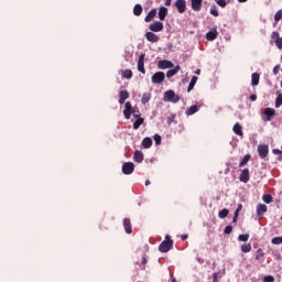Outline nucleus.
<instances>
[{
  "label": "nucleus",
  "mask_w": 282,
  "mask_h": 282,
  "mask_svg": "<svg viewBox=\"0 0 282 282\" xmlns=\"http://www.w3.org/2000/svg\"><path fill=\"white\" fill-rule=\"evenodd\" d=\"M145 54L144 53H141L140 56H139V61H138V70L141 73V74H147V70L144 69V58H145Z\"/></svg>",
  "instance_id": "nucleus-8"
},
{
  "label": "nucleus",
  "mask_w": 282,
  "mask_h": 282,
  "mask_svg": "<svg viewBox=\"0 0 282 282\" xmlns=\"http://www.w3.org/2000/svg\"><path fill=\"white\" fill-rule=\"evenodd\" d=\"M248 0H238L239 3H246Z\"/></svg>",
  "instance_id": "nucleus-58"
},
{
  "label": "nucleus",
  "mask_w": 282,
  "mask_h": 282,
  "mask_svg": "<svg viewBox=\"0 0 282 282\" xmlns=\"http://www.w3.org/2000/svg\"><path fill=\"white\" fill-rule=\"evenodd\" d=\"M152 145H153V140H151V138L143 139L142 141L143 149H151Z\"/></svg>",
  "instance_id": "nucleus-24"
},
{
  "label": "nucleus",
  "mask_w": 282,
  "mask_h": 282,
  "mask_svg": "<svg viewBox=\"0 0 282 282\" xmlns=\"http://www.w3.org/2000/svg\"><path fill=\"white\" fill-rule=\"evenodd\" d=\"M273 154H274V155H281V150H279V149H273Z\"/></svg>",
  "instance_id": "nucleus-50"
},
{
  "label": "nucleus",
  "mask_w": 282,
  "mask_h": 282,
  "mask_svg": "<svg viewBox=\"0 0 282 282\" xmlns=\"http://www.w3.org/2000/svg\"><path fill=\"white\" fill-rule=\"evenodd\" d=\"M133 14L135 17H140V14H142V7L140 4H135L133 8Z\"/></svg>",
  "instance_id": "nucleus-30"
},
{
  "label": "nucleus",
  "mask_w": 282,
  "mask_h": 282,
  "mask_svg": "<svg viewBox=\"0 0 282 282\" xmlns=\"http://www.w3.org/2000/svg\"><path fill=\"white\" fill-rule=\"evenodd\" d=\"M145 39L150 43H158V41H160V36H158V34H155L153 32H147L145 33Z\"/></svg>",
  "instance_id": "nucleus-11"
},
{
  "label": "nucleus",
  "mask_w": 282,
  "mask_h": 282,
  "mask_svg": "<svg viewBox=\"0 0 282 282\" xmlns=\"http://www.w3.org/2000/svg\"><path fill=\"white\" fill-rule=\"evenodd\" d=\"M282 19V9L279 10L275 14H274V21L275 23H279V20Z\"/></svg>",
  "instance_id": "nucleus-38"
},
{
  "label": "nucleus",
  "mask_w": 282,
  "mask_h": 282,
  "mask_svg": "<svg viewBox=\"0 0 282 282\" xmlns=\"http://www.w3.org/2000/svg\"><path fill=\"white\" fill-rule=\"evenodd\" d=\"M248 239H250V235L246 234V235H240L238 237V241H248Z\"/></svg>",
  "instance_id": "nucleus-39"
},
{
  "label": "nucleus",
  "mask_w": 282,
  "mask_h": 282,
  "mask_svg": "<svg viewBox=\"0 0 282 282\" xmlns=\"http://www.w3.org/2000/svg\"><path fill=\"white\" fill-rule=\"evenodd\" d=\"M250 180V171L248 169L242 170L240 174V182H243L247 184V182Z\"/></svg>",
  "instance_id": "nucleus-15"
},
{
  "label": "nucleus",
  "mask_w": 282,
  "mask_h": 282,
  "mask_svg": "<svg viewBox=\"0 0 282 282\" xmlns=\"http://www.w3.org/2000/svg\"><path fill=\"white\" fill-rule=\"evenodd\" d=\"M172 282H177V280H175V278L172 279Z\"/></svg>",
  "instance_id": "nucleus-60"
},
{
  "label": "nucleus",
  "mask_w": 282,
  "mask_h": 282,
  "mask_svg": "<svg viewBox=\"0 0 282 282\" xmlns=\"http://www.w3.org/2000/svg\"><path fill=\"white\" fill-rule=\"evenodd\" d=\"M133 160L134 162H138V164H142V162H144V154L142 153V151L137 150L134 152Z\"/></svg>",
  "instance_id": "nucleus-14"
},
{
  "label": "nucleus",
  "mask_w": 282,
  "mask_h": 282,
  "mask_svg": "<svg viewBox=\"0 0 282 282\" xmlns=\"http://www.w3.org/2000/svg\"><path fill=\"white\" fill-rule=\"evenodd\" d=\"M217 28H213L206 33L207 41H215V39H217Z\"/></svg>",
  "instance_id": "nucleus-13"
},
{
  "label": "nucleus",
  "mask_w": 282,
  "mask_h": 282,
  "mask_svg": "<svg viewBox=\"0 0 282 282\" xmlns=\"http://www.w3.org/2000/svg\"><path fill=\"white\" fill-rule=\"evenodd\" d=\"M274 113H275V111H274V109H272V108H267V109L264 110V115L268 116L269 118L274 117Z\"/></svg>",
  "instance_id": "nucleus-33"
},
{
  "label": "nucleus",
  "mask_w": 282,
  "mask_h": 282,
  "mask_svg": "<svg viewBox=\"0 0 282 282\" xmlns=\"http://www.w3.org/2000/svg\"><path fill=\"white\" fill-rule=\"evenodd\" d=\"M131 115H133V118H141V117H140V110H138V109H135V108H132Z\"/></svg>",
  "instance_id": "nucleus-44"
},
{
  "label": "nucleus",
  "mask_w": 282,
  "mask_h": 282,
  "mask_svg": "<svg viewBox=\"0 0 282 282\" xmlns=\"http://www.w3.org/2000/svg\"><path fill=\"white\" fill-rule=\"evenodd\" d=\"M119 74H121L122 78H127V79H130L133 77V72H131V69L120 70Z\"/></svg>",
  "instance_id": "nucleus-22"
},
{
  "label": "nucleus",
  "mask_w": 282,
  "mask_h": 282,
  "mask_svg": "<svg viewBox=\"0 0 282 282\" xmlns=\"http://www.w3.org/2000/svg\"><path fill=\"white\" fill-rule=\"evenodd\" d=\"M210 14H213V17H219V11H217V7H212Z\"/></svg>",
  "instance_id": "nucleus-43"
},
{
  "label": "nucleus",
  "mask_w": 282,
  "mask_h": 282,
  "mask_svg": "<svg viewBox=\"0 0 282 282\" xmlns=\"http://www.w3.org/2000/svg\"><path fill=\"white\" fill-rule=\"evenodd\" d=\"M166 14H169V9H166V7H161L159 10L160 21H164V19H166Z\"/></svg>",
  "instance_id": "nucleus-19"
},
{
  "label": "nucleus",
  "mask_w": 282,
  "mask_h": 282,
  "mask_svg": "<svg viewBox=\"0 0 282 282\" xmlns=\"http://www.w3.org/2000/svg\"><path fill=\"white\" fill-rule=\"evenodd\" d=\"M234 133L236 135H239L240 138H243V127L239 123H236L232 128Z\"/></svg>",
  "instance_id": "nucleus-17"
},
{
  "label": "nucleus",
  "mask_w": 282,
  "mask_h": 282,
  "mask_svg": "<svg viewBox=\"0 0 282 282\" xmlns=\"http://www.w3.org/2000/svg\"><path fill=\"white\" fill-rule=\"evenodd\" d=\"M159 69H173L175 67V64L169 59H163L158 62Z\"/></svg>",
  "instance_id": "nucleus-3"
},
{
  "label": "nucleus",
  "mask_w": 282,
  "mask_h": 282,
  "mask_svg": "<svg viewBox=\"0 0 282 282\" xmlns=\"http://www.w3.org/2000/svg\"><path fill=\"white\" fill-rule=\"evenodd\" d=\"M172 1H173V0H166V1H165V6H166V7L171 6Z\"/></svg>",
  "instance_id": "nucleus-54"
},
{
  "label": "nucleus",
  "mask_w": 282,
  "mask_h": 282,
  "mask_svg": "<svg viewBox=\"0 0 282 282\" xmlns=\"http://www.w3.org/2000/svg\"><path fill=\"white\" fill-rule=\"evenodd\" d=\"M123 227H124V230L128 235H131L132 230H131V220L124 218L123 219Z\"/></svg>",
  "instance_id": "nucleus-23"
},
{
  "label": "nucleus",
  "mask_w": 282,
  "mask_h": 282,
  "mask_svg": "<svg viewBox=\"0 0 282 282\" xmlns=\"http://www.w3.org/2000/svg\"><path fill=\"white\" fill-rule=\"evenodd\" d=\"M134 170H135V165L131 162H127L122 165V173L124 175H131V173H133Z\"/></svg>",
  "instance_id": "nucleus-5"
},
{
  "label": "nucleus",
  "mask_w": 282,
  "mask_h": 282,
  "mask_svg": "<svg viewBox=\"0 0 282 282\" xmlns=\"http://www.w3.org/2000/svg\"><path fill=\"white\" fill-rule=\"evenodd\" d=\"M149 100H151V93H144L142 95L141 102L143 105H147V102H149Z\"/></svg>",
  "instance_id": "nucleus-28"
},
{
  "label": "nucleus",
  "mask_w": 282,
  "mask_h": 282,
  "mask_svg": "<svg viewBox=\"0 0 282 282\" xmlns=\"http://www.w3.org/2000/svg\"><path fill=\"white\" fill-rule=\"evenodd\" d=\"M281 220H282V216H281Z\"/></svg>",
  "instance_id": "nucleus-61"
},
{
  "label": "nucleus",
  "mask_w": 282,
  "mask_h": 282,
  "mask_svg": "<svg viewBox=\"0 0 282 282\" xmlns=\"http://www.w3.org/2000/svg\"><path fill=\"white\" fill-rule=\"evenodd\" d=\"M258 153L260 158L263 160V158H268L269 149L265 144L258 145Z\"/></svg>",
  "instance_id": "nucleus-9"
},
{
  "label": "nucleus",
  "mask_w": 282,
  "mask_h": 282,
  "mask_svg": "<svg viewBox=\"0 0 282 282\" xmlns=\"http://www.w3.org/2000/svg\"><path fill=\"white\" fill-rule=\"evenodd\" d=\"M144 123V119L142 117L137 118V120L133 123V129L138 130L140 129V126Z\"/></svg>",
  "instance_id": "nucleus-27"
},
{
  "label": "nucleus",
  "mask_w": 282,
  "mask_h": 282,
  "mask_svg": "<svg viewBox=\"0 0 282 282\" xmlns=\"http://www.w3.org/2000/svg\"><path fill=\"white\" fill-rule=\"evenodd\" d=\"M149 30H151V32H162V30H164V23H162L160 21L151 23L149 25Z\"/></svg>",
  "instance_id": "nucleus-6"
},
{
  "label": "nucleus",
  "mask_w": 282,
  "mask_h": 282,
  "mask_svg": "<svg viewBox=\"0 0 282 282\" xmlns=\"http://www.w3.org/2000/svg\"><path fill=\"white\" fill-rule=\"evenodd\" d=\"M181 239H183V240L188 239V236L187 235H183V236H181Z\"/></svg>",
  "instance_id": "nucleus-55"
},
{
  "label": "nucleus",
  "mask_w": 282,
  "mask_h": 282,
  "mask_svg": "<svg viewBox=\"0 0 282 282\" xmlns=\"http://www.w3.org/2000/svg\"><path fill=\"white\" fill-rule=\"evenodd\" d=\"M195 74H196L197 76H199V74H202V69H197V70L195 72Z\"/></svg>",
  "instance_id": "nucleus-56"
},
{
  "label": "nucleus",
  "mask_w": 282,
  "mask_h": 282,
  "mask_svg": "<svg viewBox=\"0 0 282 282\" xmlns=\"http://www.w3.org/2000/svg\"><path fill=\"white\" fill-rule=\"evenodd\" d=\"M158 14V10L152 9L148 15L145 17V23H150V21H153L155 19V15Z\"/></svg>",
  "instance_id": "nucleus-20"
},
{
  "label": "nucleus",
  "mask_w": 282,
  "mask_h": 282,
  "mask_svg": "<svg viewBox=\"0 0 282 282\" xmlns=\"http://www.w3.org/2000/svg\"><path fill=\"white\" fill-rule=\"evenodd\" d=\"M175 6L180 14H183V12H186V0H176Z\"/></svg>",
  "instance_id": "nucleus-10"
},
{
  "label": "nucleus",
  "mask_w": 282,
  "mask_h": 282,
  "mask_svg": "<svg viewBox=\"0 0 282 282\" xmlns=\"http://www.w3.org/2000/svg\"><path fill=\"white\" fill-rule=\"evenodd\" d=\"M197 111H198L197 106H192L188 108L186 113H187V116H193L194 113H197Z\"/></svg>",
  "instance_id": "nucleus-32"
},
{
  "label": "nucleus",
  "mask_w": 282,
  "mask_h": 282,
  "mask_svg": "<svg viewBox=\"0 0 282 282\" xmlns=\"http://www.w3.org/2000/svg\"><path fill=\"white\" fill-rule=\"evenodd\" d=\"M263 250L262 249H258L257 253H256V260L259 261L261 259H263Z\"/></svg>",
  "instance_id": "nucleus-36"
},
{
  "label": "nucleus",
  "mask_w": 282,
  "mask_h": 282,
  "mask_svg": "<svg viewBox=\"0 0 282 282\" xmlns=\"http://www.w3.org/2000/svg\"><path fill=\"white\" fill-rule=\"evenodd\" d=\"M171 248H173V240L169 239V236H166L165 241H163L159 246V250H160V252H169V250H171Z\"/></svg>",
  "instance_id": "nucleus-2"
},
{
  "label": "nucleus",
  "mask_w": 282,
  "mask_h": 282,
  "mask_svg": "<svg viewBox=\"0 0 282 282\" xmlns=\"http://www.w3.org/2000/svg\"><path fill=\"white\" fill-rule=\"evenodd\" d=\"M180 69H182V67L180 65H177L173 69L167 70L166 77L173 78V76H175L177 74V72H180Z\"/></svg>",
  "instance_id": "nucleus-21"
},
{
  "label": "nucleus",
  "mask_w": 282,
  "mask_h": 282,
  "mask_svg": "<svg viewBox=\"0 0 282 282\" xmlns=\"http://www.w3.org/2000/svg\"><path fill=\"white\" fill-rule=\"evenodd\" d=\"M259 78H260L259 73H253V74L251 75V85H252L253 87H257V85H259Z\"/></svg>",
  "instance_id": "nucleus-25"
},
{
  "label": "nucleus",
  "mask_w": 282,
  "mask_h": 282,
  "mask_svg": "<svg viewBox=\"0 0 282 282\" xmlns=\"http://www.w3.org/2000/svg\"><path fill=\"white\" fill-rule=\"evenodd\" d=\"M154 142H155V144H160L162 142V137H160V134H155Z\"/></svg>",
  "instance_id": "nucleus-45"
},
{
  "label": "nucleus",
  "mask_w": 282,
  "mask_h": 282,
  "mask_svg": "<svg viewBox=\"0 0 282 282\" xmlns=\"http://www.w3.org/2000/svg\"><path fill=\"white\" fill-rule=\"evenodd\" d=\"M281 69V66L280 65H276V66H274V68H273V74H274V76H276V74H279V70Z\"/></svg>",
  "instance_id": "nucleus-49"
},
{
  "label": "nucleus",
  "mask_w": 282,
  "mask_h": 282,
  "mask_svg": "<svg viewBox=\"0 0 282 282\" xmlns=\"http://www.w3.org/2000/svg\"><path fill=\"white\" fill-rule=\"evenodd\" d=\"M163 100L164 102H180V96L173 90H167L164 94Z\"/></svg>",
  "instance_id": "nucleus-1"
},
{
  "label": "nucleus",
  "mask_w": 282,
  "mask_h": 282,
  "mask_svg": "<svg viewBox=\"0 0 282 282\" xmlns=\"http://www.w3.org/2000/svg\"><path fill=\"white\" fill-rule=\"evenodd\" d=\"M133 111V106L131 105L130 101H127L124 104V109H123V116L126 120H129L131 118V112Z\"/></svg>",
  "instance_id": "nucleus-7"
},
{
  "label": "nucleus",
  "mask_w": 282,
  "mask_h": 282,
  "mask_svg": "<svg viewBox=\"0 0 282 282\" xmlns=\"http://www.w3.org/2000/svg\"><path fill=\"white\" fill-rule=\"evenodd\" d=\"M164 78H166V75L163 72H158L152 76V83L160 85V83H164Z\"/></svg>",
  "instance_id": "nucleus-4"
},
{
  "label": "nucleus",
  "mask_w": 282,
  "mask_h": 282,
  "mask_svg": "<svg viewBox=\"0 0 282 282\" xmlns=\"http://www.w3.org/2000/svg\"><path fill=\"white\" fill-rule=\"evenodd\" d=\"M229 214H230V210H228V209H221V210L218 213V217H219V219H226V217H228Z\"/></svg>",
  "instance_id": "nucleus-29"
},
{
  "label": "nucleus",
  "mask_w": 282,
  "mask_h": 282,
  "mask_svg": "<svg viewBox=\"0 0 282 282\" xmlns=\"http://www.w3.org/2000/svg\"><path fill=\"white\" fill-rule=\"evenodd\" d=\"M142 265H147V256L142 257Z\"/></svg>",
  "instance_id": "nucleus-52"
},
{
  "label": "nucleus",
  "mask_w": 282,
  "mask_h": 282,
  "mask_svg": "<svg viewBox=\"0 0 282 282\" xmlns=\"http://www.w3.org/2000/svg\"><path fill=\"white\" fill-rule=\"evenodd\" d=\"M268 213V206L264 204L257 205V215L258 217H263Z\"/></svg>",
  "instance_id": "nucleus-12"
},
{
  "label": "nucleus",
  "mask_w": 282,
  "mask_h": 282,
  "mask_svg": "<svg viewBox=\"0 0 282 282\" xmlns=\"http://www.w3.org/2000/svg\"><path fill=\"white\" fill-rule=\"evenodd\" d=\"M214 282H217V274H214Z\"/></svg>",
  "instance_id": "nucleus-59"
},
{
  "label": "nucleus",
  "mask_w": 282,
  "mask_h": 282,
  "mask_svg": "<svg viewBox=\"0 0 282 282\" xmlns=\"http://www.w3.org/2000/svg\"><path fill=\"white\" fill-rule=\"evenodd\" d=\"M240 210H243V205L239 204L236 212H235V215H238L239 216V212Z\"/></svg>",
  "instance_id": "nucleus-48"
},
{
  "label": "nucleus",
  "mask_w": 282,
  "mask_h": 282,
  "mask_svg": "<svg viewBox=\"0 0 282 282\" xmlns=\"http://www.w3.org/2000/svg\"><path fill=\"white\" fill-rule=\"evenodd\" d=\"M264 204H272V195L267 194L262 196Z\"/></svg>",
  "instance_id": "nucleus-34"
},
{
  "label": "nucleus",
  "mask_w": 282,
  "mask_h": 282,
  "mask_svg": "<svg viewBox=\"0 0 282 282\" xmlns=\"http://www.w3.org/2000/svg\"><path fill=\"white\" fill-rule=\"evenodd\" d=\"M230 232H232V226H227L225 228V235H230Z\"/></svg>",
  "instance_id": "nucleus-47"
},
{
  "label": "nucleus",
  "mask_w": 282,
  "mask_h": 282,
  "mask_svg": "<svg viewBox=\"0 0 282 282\" xmlns=\"http://www.w3.org/2000/svg\"><path fill=\"white\" fill-rule=\"evenodd\" d=\"M151 185V181L147 180L145 181V186H150Z\"/></svg>",
  "instance_id": "nucleus-57"
},
{
  "label": "nucleus",
  "mask_w": 282,
  "mask_h": 282,
  "mask_svg": "<svg viewBox=\"0 0 282 282\" xmlns=\"http://www.w3.org/2000/svg\"><path fill=\"white\" fill-rule=\"evenodd\" d=\"M271 39L274 41V43H276V41L281 39L279 32L274 31L271 35Z\"/></svg>",
  "instance_id": "nucleus-40"
},
{
  "label": "nucleus",
  "mask_w": 282,
  "mask_h": 282,
  "mask_svg": "<svg viewBox=\"0 0 282 282\" xmlns=\"http://www.w3.org/2000/svg\"><path fill=\"white\" fill-rule=\"evenodd\" d=\"M275 45L279 50H282V37H280L279 40H276Z\"/></svg>",
  "instance_id": "nucleus-46"
},
{
  "label": "nucleus",
  "mask_w": 282,
  "mask_h": 282,
  "mask_svg": "<svg viewBox=\"0 0 282 282\" xmlns=\"http://www.w3.org/2000/svg\"><path fill=\"white\" fill-rule=\"evenodd\" d=\"M250 100H251L252 102H254V100H257V95H251V96H250Z\"/></svg>",
  "instance_id": "nucleus-53"
},
{
  "label": "nucleus",
  "mask_w": 282,
  "mask_h": 282,
  "mask_svg": "<svg viewBox=\"0 0 282 282\" xmlns=\"http://www.w3.org/2000/svg\"><path fill=\"white\" fill-rule=\"evenodd\" d=\"M282 106V94H279L276 99H275V107L279 109V107Z\"/></svg>",
  "instance_id": "nucleus-35"
},
{
  "label": "nucleus",
  "mask_w": 282,
  "mask_h": 282,
  "mask_svg": "<svg viewBox=\"0 0 282 282\" xmlns=\"http://www.w3.org/2000/svg\"><path fill=\"white\" fill-rule=\"evenodd\" d=\"M127 98H129V91L121 90L119 93V105H124V100H127Z\"/></svg>",
  "instance_id": "nucleus-18"
},
{
  "label": "nucleus",
  "mask_w": 282,
  "mask_h": 282,
  "mask_svg": "<svg viewBox=\"0 0 282 282\" xmlns=\"http://www.w3.org/2000/svg\"><path fill=\"white\" fill-rule=\"evenodd\" d=\"M197 80H198L197 76L192 77L187 91H193V89L195 88V85H197Z\"/></svg>",
  "instance_id": "nucleus-26"
},
{
  "label": "nucleus",
  "mask_w": 282,
  "mask_h": 282,
  "mask_svg": "<svg viewBox=\"0 0 282 282\" xmlns=\"http://www.w3.org/2000/svg\"><path fill=\"white\" fill-rule=\"evenodd\" d=\"M217 6H219L220 8H226V6H228V3L226 2V0H216Z\"/></svg>",
  "instance_id": "nucleus-42"
},
{
  "label": "nucleus",
  "mask_w": 282,
  "mask_h": 282,
  "mask_svg": "<svg viewBox=\"0 0 282 282\" xmlns=\"http://www.w3.org/2000/svg\"><path fill=\"white\" fill-rule=\"evenodd\" d=\"M271 242L274 245V246H279L282 243V237H275L271 240Z\"/></svg>",
  "instance_id": "nucleus-37"
},
{
  "label": "nucleus",
  "mask_w": 282,
  "mask_h": 282,
  "mask_svg": "<svg viewBox=\"0 0 282 282\" xmlns=\"http://www.w3.org/2000/svg\"><path fill=\"white\" fill-rule=\"evenodd\" d=\"M238 219H239V216L237 214H234V218H232L234 224H237Z\"/></svg>",
  "instance_id": "nucleus-51"
},
{
  "label": "nucleus",
  "mask_w": 282,
  "mask_h": 282,
  "mask_svg": "<svg viewBox=\"0 0 282 282\" xmlns=\"http://www.w3.org/2000/svg\"><path fill=\"white\" fill-rule=\"evenodd\" d=\"M204 0H192V10L199 12L202 10V3Z\"/></svg>",
  "instance_id": "nucleus-16"
},
{
  "label": "nucleus",
  "mask_w": 282,
  "mask_h": 282,
  "mask_svg": "<svg viewBox=\"0 0 282 282\" xmlns=\"http://www.w3.org/2000/svg\"><path fill=\"white\" fill-rule=\"evenodd\" d=\"M248 162H250V155L247 154L242 161L240 162V166H243L245 164H248Z\"/></svg>",
  "instance_id": "nucleus-41"
},
{
  "label": "nucleus",
  "mask_w": 282,
  "mask_h": 282,
  "mask_svg": "<svg viewBox=\"0 0 282 282\" xmlns=\"http://www.w3.org/2000/svg\"><path fill=\"white\" fill-rule=\"evenodd\" d=\"M252 250V245L245 243L241 246V252H250Z\"/></svg>",
  "instance_id": "nucleus-31"
}]
</instances>
